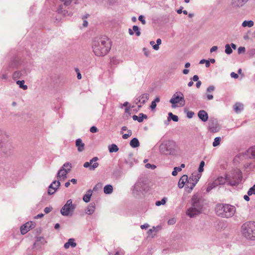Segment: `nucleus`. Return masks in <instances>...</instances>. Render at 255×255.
Masks as SVG:
<instances>
[{"mask_svg":"<svg viewBox=\"0 0 255 255\" xmlns=\"http://www.w3.org/2000/svg\"><path fill=\"white\" fill-rule=\"evenodd\" d=\"M92 49L96 56H104L111 49L110 42L107 37L96 38L93 41Z\"/></svg>","mask_w":255,"mask_h":255,"instance_id":"f257e3e1","label":"nucleus"},{"mask_svg":"<svg viewBox=\"0 0 255 255\" xmlns=\"http://www.w3.org/2000/svg\"><path fill=\"white\" fill-rule=\"evenodd\" d=\"M216 214L222 218H229L234 216L236 208L230 204H218L215 208Z\"/></svg>","mask_w":255,"mask_h":255,"instance_id":"f03ea898","label":"nucleus"},{"mask_svg":"<svg viewBox=\"0 0 255 255\" xmlns=\"http://www.w3.org/2000/svg\"><path fill=\"white\" fill-rule=\"evenodd\" d=\"M242 235L246 238L255 240V222L250 221L245 223L241 228Z\"/></svg>","mask_w":255,"mask_h":255,"instance_id":"7ed1b4c3","label":"nucleus"},{"mask_svg":"<svg viewBox=\"0 0 255 255\" xmlns=\"http://www.w3.org/2000/svg\"><path fill=\"white\" fill-rule=\"evenodd\" d=\"M202 206L199 202L197 197L194 196L192 198V207L187 210L186 214L190 217H193L200 213Z\"/></svg>","mask_w":255,"mask_h":255,"instance_id":"20e7f679","label":"nucleus"},{"mask_svg":"<svg viewBox=\"0 0 255 255\" xmlns=\"http://www.w3.org/2000/svg\"><path fill=\"white\" fill-rule=\"evenodd\" d=\"M173 108L178 107H183L185 104L183 94L181 92L175 93L170 100Z\"/></svg>","mask_w":255,"mask_h":255,"instance_id":"39448f33","label":"nucleus"},{"mask_svg":"<svg viewBox=\"0 0 255 255\" xmlns=\"http://www.w3.org/2000/svg\"><path fill=\"white\" fill-rule=\"evenodd\" d=\"M71 168V163L67 162L64 164L58 172L57 179L60 181L64 180L67 178V174L70 171Z\"/></svg>","mask_w":255,"mask_h":255,"instance_id":"423d86ee","label":"nucleus"},{"mask_svg":"<svg viewBox=\"0 0 255 255\" xmlns=\"http://www.w3.org/2000/svg\"><path fill=\"white\" fill-rule=\"evenodd\" d=\"M75 207L72 204V201L71 199L68 200L66 204L61 209V213L62 215L67 216H68L70 212H73L74 210Z\"/></svg>","mask_w":255,"mask_h":255,"instance_id":"0eeeda50","label":"nucleus"},{"mask_svg":"<svg viewBox=\"0 0 255 255\" xmlns=\"http://www.w3.org/2000/svg\"><path fill=\"white\" fill-rule=\"evenodd\" d=\"M172 143L170 141H166L162 143L159 146L160 152L164 154H169L171 151V146Z\"/></svg>","mask_w":255,"mask_h":255,"instance_id":"6e6552de","label":"nucleus"},{"mask_svg":"<svg viewBox=\"0 0 255 255\" xmlns=\"http://www.w3.org/2000/svg\"><path fill=\"white\" fill-rule=\"evenodd\" d=\"M98 160V158L97 157H94L90 160V162H86L84 164V167L85 168L89 167L90 170H94L99 166V163L97 162Z\"/></svg>","mask_w":255,"mask_h":255,"instance_id":"1a4fd4ad","label":"nucleus"},{"mask_svg":"<svg viewBox=\"0 0 255 255\" xmlns=\"http://www.w3.org/2000/svg\"><path fill=\"white\" fill-rule=\"evenodd\" d=\"M34 227V223L32 221L28 222L21 227L20 232L21 234L24 235L27 233L30 229H32Z\"/></svg>","mask_w":255,"mask_h":255,"instance_id":"9d476101","label":"nucleus"},{"mask_svg":"<svg viewBox=\"0 0 255 255\" xmlns=\"http://www.w3.org/2000/svg\"><path fill=\"white\" fill-rule=\"evenodd\" d=\"M148 99L149 94H143L136 99L137 102L136 104L137 105L138 108H140L148 101Z\"/></svg>","mask_w":255,"mask_h":255,"instance_id":"9b49d317","label":"nucleus"},{"mask_svg":"<svg viewBox=\"0 0 255 255\" xmlns=\"http://www.w3.org/2000/svg\"><path fill=\"white\" fill-rule=\"evenodd\" d=\"M60 183L59 181H54L49 186L48 193L49 195L53 194L60 186Z\"/></svg>","mask_w":255,"mask_h":255,"instance_id":"f8f14e48","label":"nucleus"},{"mask_svg":"<svg viewBox=\"0 0 255 255\" xmlns=\"http://www.w3.org/2000/svg\"><path fill=\"white\" fill-rule=\"evenodd\" d=\"M248 0H232L231 5L234 8H238L245 5Z\"/></svg>","mask_w":255,"mask_h":255,"instance_id":"ddd939ff","label":"nucleus"},{"mask_svg":"<svg viewBox=\"0 0 255 255\" xmlns=\"http://www.w3.org/2000/svg\"><path fill=\"white\" fill-rule=\"evenodd\" d=\"M200 175L197 173H193L192 174V175L188 178V179L189 180V182L191 181L193 182L192 186H195L198 181H199V179L200 178Z\"/></svg>","mask_w":255,"mask_h":255,"instance_id":"4468645a","label":"nucleus"},{"mask_svg":"<svg viewBox=\"0 0 255 255\" xmlns=\"http://www.w3.org/2000/svg\"><path fill=\"white\" fill-rule=\"evenodd\" d=\"M188 177L186 175H183L179 180L178 186L179 188H182L185 184L187 183Z\"/></svg>","mask_w":255,"mask_h":255,"instance_id":"2eb2a0df","label":"nucleus"},{"mask_svg":"<svg viewBox=\"0 0 255 255\" xmlns=\"http://www.w3.org/2000/svg\"><path fill=\"white\" fill-rule=\"evenodd\" d=\"M95 204L93 203H90L85 210V213L88 215H92L95 212Z\"/></svg>","mask_w":255,"mask_h":255,"instance_id":"dca6fc26","label":"nucleus"},{"mask_svg":"<svg viewBox=\"0 0 255 255\" xmlns=\"http://www.w3.org/2000/svg\"><path fill=\"white\" fill-rule=\"evenodd\" d=\"M198 116L199 118L203 122H206L208 119V115L207 113L204 111L201 110L199 112Z\"/></svg>","mask_w":255,"mask_h":255,"instance_id":"f3484780","label":"nucleus"},{"mask_svg":"<svg viewBox=\"0 0 255 255\" xmlns=\"http://www.w3.org/2000/svg\"><path fill=\"white\" fill-rule=\"evenodd\" d=\"M215 87L213 86H210L207 89L206 96L208 100H211L213 99V96L211 93L214 91Z\"/></svg>","mask_w":255,"mask_h":255,"instance_id":"a211bd4d","label":"nucleus"},{"mask_svg":"<svg viewBox=\"0 0 255 255\" xmlns=\"http://www.w3.org/2000/svg\"><path fill=\"white\" fill-rule=\"evenodd\" d=\"M76 146L78 148V150L79 152L83 151L85 149V144L82 142L80 138H78L76 140Z\"/></svg>","mask_w":255,"mask_h":255,"instance_id":"6ab92c4d","label":"nucleus"},{"mask_svg":"<svg viewBox=\"0 0 255 255\" xmlns=\"http://www.w3.org/2000/svg\"><path fill=\"white\" fill-rule=\"evenodd\" d=\"M77 244L75 242V239L71 238L68 240V242L64 244V248L66 249H68L70 247L75 248Z\"/></svg>","mask_w":255,"mask_h":255,"instance_id":"aec40b11","label":"nucleus"},{"mask_svg":"<svg viewBox=\"0 0 255 255\" xmlns=\"http://www.w3.org/2000/svg\"><path fill=\"white\" fill-rule=\"evenodd\" d=\"M134 31L135 32L136 35L137 36H139L140 35V32L139 31V28L137 26L134 25L132 27V30L131 29H128V32L130 35H133V31Z\"/></svg>","mask_w":255,"mask_h":255,"instance_id":"412c9836","label":"nucleus"},{"mask_svg":"<svg viewBox=\"0 0 255 255\" xmlns=\"http://www.w3.org/2000/svg\"><path fill=\"white\" fill-rule=\"evenodd\" d=\"M221 185L219 182V180L216 179L212 183L209 184L207 188V191L209 192L213 188L217 186L218 185Z\"/></svg>","mask_w":255,"mask_h":255,"instance_id":"4be33fe9","label":"nucleus"},{"mask_svg":"<svg viewBox=\"0 0 255 255\" xmlns=\"http://www.w3.org/2000/svg\"><path fill=\"white\" fill-rule=\"evenodd\" d=\"M92 195V191L89 190L87 193L83 196V200L84 202L88 203L90 201L91 197Z\"/></svg>","mask_w":255,"mask_h":255,"instance_id":"5701e85b","label":"nucleus"},{"mask_svg":"<svg viewBox=\"0 0 255 255\" xmlns=\"http://www.w3.org/2000/svg\"><path fill=\"white\" fill-rule=\"evenodd\" d=\"M113 191V186L111 185H107L104 187V192L106 194H111Z\"/></svg>","mask_w":255,"mask_h":255,"instance_id":"b1692460","label":"nucleus"},{"mask_svg":"<svg viewBox=\"0 0 255 255\" xmlns=\"http://www.w3.org/2000/svg\"><path fill=\"white\" fill-rule=\"evenodd\" d=\"M130 145L133 148L137 147L139 146V142L136 138H132L130 141Z\"/></svg>","mask_w":255,"mask_h":255,"instance_id":"393cba45","label":"nucleus"},{"mask_svg":"<svg viewBox=\"0 0 255 255\" xmlns=\"http://www.w3.org/2000/svg\"><path fill=\"white\" fill-rule=\"evenodd\" d=\"M217 179L219 180V182L220 183V184L221 185L222 184H223L224 183H225L227 181V182H229V183L231 184V185H234L235 184L233 183H230L229 181H228V177L227 176H226V177H223V176H220V177H218L217 178Z\"/></svg>","mask_w":255,"mask_h":255,"instance_id":"a878e982","label":"nucleus"},{"mask_svg":"<svg viewBox=\"0 0 255 255\" xmlns=\"http://www.w3.org/2000/svg\"><path fill=\"white\" fill-rule=\"evenodd\" d=\"M234 110L237 113L241 112L243 110V105L239 103H236L234 106Z\"/></svg>","mask_w":255,"mask_h":255,"instance_id":"bb28decb","label":"nucleus"},{"mask_svg":"<svg viewBox=\"0 0 255 255\" xmlns=\"http://www.w3.org/2000/svg\"><path fill=\"white\" fill-rule=\"evenodd\" d=\"M254 23L253 21H252V20H249V21L245 20L242 23V26L244 27H247V26H248L249 27H251L254 25Z\"/></svg>","mask_w":255,"mask_h":255,"instance_id":"cd10ccee","label":"nucleus"},{"mask_svg":"<svg viewBox=\"0 0 255 255\" xmlns=\"http://www.w3.org/2000/svg\"><path fill=\"white\" fill-rule=\"evenodd\" d=\"M109 149L110 152H117L119 150V148L115 144H112L109 146Z\"/></svg>","mask_w":255,"mask_h":255,"instance_id":"c85d7f7f","label":"nucleus"},{"mask_svg":"<svg viewBox=\"0 0 255 255\" xmlns=\"http://www.w3.org/2000/svg\"><path fill=\"white\" fill-rule=\"evenodd\" d=\"M24 81L23 80L22 81H17L16 84L19 85V87L23 90H26L27 89V86L25 85H24Z\"/></svg>","mask_w":255,"mask_h":255,"instance_id":"c756f323","label":"nucleus"},{"mask_svg":"<svg viewBox=\"0 0 255 255\" xmlns=\"http://www.w3.org/2000/svg\"><path fill=\"white\" fill-rule=\"evenodd\" d=\"M221 140V138L220 137H217L214 139V141L213 143V146L214 147H216L218 146L220 143V141Z\"/></svg>","mask_w":255,"mask_h":255,"instance_id":"7c9ffc66","label":"nucleus"},{"mask_svg":"<svg viewBox=\"0 0 255 255\" xmlns=\"http://www.w3.org/2000/svg\"><path fill=\"white\" fill-rule=\"evenodd\" d=\"M192 183H193V182H191V181L189 182V180L188 179L187 183L186 184V186H187V188H188V192H191V191L194 188V187H195V186H193V187L192 186Z\"/></svg>","mask_w":255,"mask_h":255,"instance_id":"2f4dec72","label":"nucleus"},{"mask_svg":"<svg viewBox=\"0 0 255 255\" xmlns=\"http://www.w3.org/2000/svg\"><path fill=\"white\" fill-rule=\"evenodd\" d=\"M248 194L250 196L255 195V184L249 189L248 191Z\"/></svg>","mask_w":255,"mask_h":255,"instance_id":"473e14b6","label":"nucleus"},{"mask_svg":"<svg viewBox=\"0 0 255 255\" xmlns=\"http://www.w3.org/2000/svg\"><path fill=\"white\" fill-rule=\"evenodd\" d=\"M225 52L227 54H230L232 53L233 52V50L232 49V48H231L230 46L229 45V44H227L225 46Z\"/></svg>","mask_w":255,"mask_h":255,"instance_id":"72a5a7b5","label":"nucleus"},{"mask_svg":"<svg viewBox=\"0 0 255 255\" xmlns=\"http://www.w3.org/2000/svg\"><path fill=\"white\" fill-rule=\"evenodd\" d=\"M147 116L145 115H144L143 114L140 113L139 115V116H138V122L140 123L142 122L143 120V119H147Z\"/></svg>","mask_w":255,"mask_h":255,"instance_id":"f704fd0d","label":"nucleus"},{"mask_svg":"<svg viewBox=\"0 0 255 255\" xmlns=\"http://www.w3.org/2000/svg\"><path fill=\"white\" fill-rule=\"evenodd\" d=\"M209 129L212 132H216L219 130V128L216 126L214 127L212 125H210Z\"/></svg>","mask_w":255,"mask_h":255,"instance_id":"c9c22d12","label":"nucleus"},{"mask_svg":"<svg viewBox=\"0 0 255 255\" xmlns=\"http://www.w3.org/2000/svg\"><path fill=\"white\" fill-rule=\"evenodd\" d=\"M157 44L154 45L153 46V48L154 50H157L159 49V45L161 43V40L160 38H158L156 40Z\"/></svg>","mask_w":255,"mask_h":255,"instance_id":"e433bc0d","label":"nucleus"},{"mask_svg":"<svg viewBox=\"0 0 255 255\" xmlns=\"http://www.w3.org/2000/svg\"><path fill=\"white\" fill-rule=\"evenodd\" d=\"M166 198L164 197L161 201H156L155 203V205L157 206H159L161 205H164L166 203Z\"/></svg>","mask_w":255,"mask_h":255,"instance_id":"4c0bfd02","label":"nucleus"},{"mask_svg":"<svg viewBox=\"0 0 255 255\" xmlns=\"http://www.w3.org/2000/svg\"><path fill=\"white\" fill-rule=\"evenodd\" d=\"M181 171V168L179 167H174L173 171L172 172V175L173 176H176L177 174L178 171Z\"/></svg>","mask_w":255,"mask_h":255,"instance_id":"58836bf2","label":"nucleus"},{"mask_svg":"<svg viewBox=\"0 0 255 255\" xmlns=\"http://www.w3.org/2000/svg\"><path fill=\"white\" fill-rule=\"evenodd\" d=\"M169 117H170L172 120L174 122H177L178 121V118L177 116L173 115L172 113L168 114Z\"/></svg>","mask_w":255,"mask_h":255,"instance_id":"ea45409f","label":"nucleus"},{"mask_svg":"<svg viewBox=\"0 0 255 255\" xmlns=\"http://www.w3.org/2000/svg\"><path fill=\"white\" fill-rule=\"evenodd\" d=\"M88 16H89V14H87L85 16H84L82 18L84 19L83 24V26L84 27H87L88 25V21L86 20H85V19H86Z\"/></svg>","mask_w":255,"mask_h":255,"instance_id":"a19ab883","label":"nucleus"},{"mask_svg":"<svg viewBox=\"0 0 255 255\" xmlns=\"http://www.w3.org/2000/svg\"><path fill=\"white\" fill-rule=\"evenodd\" d=\"M199 63L200 64H204V63L206 64V67H209L210 65V61L208 60H206L205 59H202L201 60H200Z\"/></svg>","mask_w":255,"mask_h":255,"instance_id":"79ce46f5","label":"nucleus"},{"mask_svg":"<svg viewBox=\"0 0 255 255\" xmlns=\"http://www.w3.org/2000/svg\"><path fill=\"white\" fill-rule=\"evenodd\" d=\"M204 165H205L204 161H202L200 163L199 167L198 168V171L199 172H202L203 171V170H204L203 167H204Z\"/></svg>","mask_w":255,"mask_h":255,"instance_id":"37998d69","label":"nucleus"},{"mask_svg":"<svg viewBox=\"0 0 255 255\" xmlns=\"http://www.w3.org/2000/svg\"><path fill=\"white\" fill-rule=\"evenodd\" d=\"M62 2L64 3L65 5H69L72 2V0H60Z\"/></svg>","mask_w":255,"mask_h":255,"instance_id":"c03bdc74","label":"nucleus"},{"mask_svg":"<svg viewBox=\"0 0 255 255\" xmlns=\"http://www.w3.org/2000/svg\"><path fill=\"white\" fill-rule=\"evenodd\" d=\"M90 131L92 133H95V132H97L98 131V128L96 127L93 126L90 128Z\"/></svg>","mask_w":255,"mask_h":255,"instance_id":"a18cd8bd","label":"nucleus"},{"mask_svg":"<svg viewBox=\"0 0 255 255\" xmlns=\"http://www.w3.org/2000/svg\"><path fill=\"white\" fill-rule=\"evenodd\" d=\"M176 223V219L175 218H172L168 220V225H174Z\"/></svg>","mask_w":255,"mask_h":255,"instance_id":"49530a36","label":"nucleus"},{"mask_svg":"<svg viewBox=\"0 0 255 255\" xmlns=\"http://www.w3.org/2000/svg\"><path fill=\"white\" fill-rule=\"evenodd\" d=\"M145 167L147 168H151V169H155L156 168V166L153 165V164H151L150 163H147L145 165Z\"/></svg>","mask_w":255,"mask_h":255,"instance_id":"de8ad7c7","label":"nucleus"},{"mask_svg":"<svg viewBox=\"0 0 255 255\" xmlns=\"http://www.w3.org/2000/svg\"><path fill=\"white\" fill-rule=\"evenodd\" d=\"M102 187V184L101 183H98L94 187V190H97L98 188H101Z\"/></svg>","mask_w":255,"mask_h":255,"instance_id":"09e8293b","label":"nucleus"},{"mask_svg":"<svg viewBox=\"0 0 255 255\" xmlns=\"http://www.w3.org/2000/svg\"><path fill=\"white\" fill-rule=\"evenodd\" d=\"M52 207H46L44 209V212L46 214H48V213H49V212H50L52 211Z\"/></svg>","mask_w":255,"mask_h":255,"instance_id":"8fccbe9b","label":"nucleus"},{"mask_svg":"<svg viewBox=\"0 0 255 255\" xmlns=\"http://www.w3.org/2000/svg\"><path fill=\"white\" fill-rule=\"evenodd\" d=\"M245 52V48L244 47H240L238 48V53L241 54Z\"/></svg>","mask_w":255,"mask_h":255,"instance_id":"3c124183","label":"nucleus"},{"mask_svg":"<svg viewBox=\"0 0 255 255\" xmlns=\"http://www.w3.org/2000/svg\"><path fill=\"white\" fill-rule=\"evenodd\" d=\"M194 115V112L192 111H188L187 113V116L189 118H192Z\"/></svg>","mask_w":255,"mask_h":255,"instance_id":"603ef678","label":"nucleus"},{"mask_svg":"<svg viewBox=\"0 0 255 255\" xmlns=\"http://www.w3.org/2000/svg\"><path fill=\"white\" fill-rule=\"evenodd\" d=\"M138 20L140 21L143 24H145V20H144V17L142 15H140L138 17Z\"/></svg>","mask_w":255,"mask_h":255,"instance_id":"864d4df0","label":"nucleus"},{"mask_svg":"<svg viewBox=\"0 0 255 255\" xmlns=\"http://www.w3.org/2000/svg\"><path fill=\"white\" fill-rule=\"evenodd\" d=\"M156 107V104L155 101H152L150 106V108L152 110L154 109Z\"/></svg>","mask_w":255,"mask_h":255,"instance_id":"5fc2aeb1","label":"nucleus"},{"mask_svg":"<svg viewBox=\"0 0 255 255\" xmlns=\"http://www.w3.org/2000/svg\"><path fill=\"white\" fill-rule=\"evenodd\" d=\"M231 76L232 77V78H238L239 76L237 74L234 73V72H232L231 73Z\"/></svg>","mask_w":255,"mask_h":255,"instance_id":"6e6d98bb","label":"nucleus"},{"mask_svg":"<svg viewBox=\"0 0 255 255\" xmlns=\"http://www.w3.org/2000/svg\"><path fill=\"white\" fill-rule=\"evenodd\" d=\"M76 71L77 72V78L78 79H81L82 78V76L80 73L79 72V70L78 69H77Z\"/></svg>","mask_w":255,"mask_h":255,"instance_id":"4d7b16f0","label":"nucleus"},{"mask_svg":"<svg viewBox=\"0 0 255 255\" xmlns=\"http://www.w3.org/2000/svg\"><path fill=\"white\" fill-rule=\"evenodd\" d=\"M218 49L217 46H214L210 49V52L212 53L213 52L216 51Z\"/></svg>","mask_w":255,"mask_h":255,"instance_id":"13d9d810","label":"nucleus"},{"mask_svg":"<svg viewBox=\"0 0 255 255\" xmlns=\"http://www.w3.org/2000/svg\"><path fill=\"white\" fill-rule=\"evenodd\" d=\"M149 227V225L147 224H145L144 225H141L140 226V228L142 229H147Z\"/></svg>","mask_w":255,"mask_h":255,"instance_id":"bf43d9fd","label":"nucleus"},{"mask_svg":"<svg viewBox=\"0 0 255 255\" xmlns=\"http://www.w3.org/2000/svg\"><path fill=\"white\" fill-rule=\"evenodd\" d=\"M199 79V77L197 75H194L192 78V80L194 81H198Z\"/></svg>","mask_w":255,"mask_h":255,"instance_id":"052dcab7","label":"nucleus"},{"mask_svg":"<svg viewBox=\"0 0 255 255\" xmlns=\"http://www.w3.org/2000/svg\"><path fill=\"white\" fill-rule=\"evenodd\" d=\"M18 75H19V72H15L13 73V78H16L18 77Z\"/></svg>","mask_w":255,"mask_h":255,"instance_id":"680f3d73","label":"nucleus"},{"mask_svg":"<svg viewBox=\"0 0 255 255\" xmlns=\"http://www.w3.org/2000/svg\"><path fill=\"white\" fill-rule=\"evenodd\" d=\"M250 195H245L244 196V199L247 201H249L250 200V198H249V196Z\"/></svg>","mask_w":255,"mask_h":255,"instance_id":"e2e57ef3","label":"nucleus"},{"mask_svg":"<svg viewBox=\"0 0 255 255\" xmlns=\"http://www.w3.org/2000/svg\"><path fill=\"white\" fill-rule=\"evenodd\" d=\"M201 85V82L200 81H198L196 83V87L197 88H199Z\"/></svg>","mask_w":255,"mask_h":255,"instance_id":"0e129e2a","label":"nucleus"},{"mask_svg":"<svg viewBox=\"0 0 255 255\" xmlns=\"http://www.w3.org/2000/svg\"><path fill=\"white\" fill-rule=\"evenodd\" d=\"M70 182H71L74 184H76L77 183V180L73 178L70 180Z\"/></svg>","mask_w":255,"mask_h":255,"instance_id":"69168bd1","label":"nucleus"},{"mask_svg":"<svg viewBox=\"0 0 255 255\" xmlns=\"http://www.w3.org/2000/svg\"><path fill=\"white\" fill-rule=\"evenodd\" d=\"M128 137V135L127 133H125L123 135V138L124 139H127Z\"/></svg>","mask_w":255,"mask_h":255,"instance_id":"338daca9","label":"nucleus"},{"mask_svg":"<svg viewBox=\"0 0 255 255\" xmlns=\"http://www.w3.org/2000/svg\"><path fill=\"white\" fill-rule=\"evenodd\" d=\"M183 73L184 74H187L189 73V70H188V69H184V70L183 71Z\"/></svg>","mask_w":255,"mask_h":255,"instance_id":"774afa93","label":"nucleus"}]
</instances>
